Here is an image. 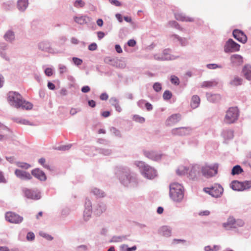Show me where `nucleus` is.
Returning <instances> with one entry per match:
<instances>
[{
	"mask_svg": "<svg viewBox=\"0 0 251 251\" xmlns=\"http://www.w3.org/2000/svg\"><path fill=\"white\" fill-rule=\"evenodd\" d=\"M170 196L175 201H180L184 197L182 186L178 183H173L170 186Z\"/></svg>",
	"mask_w": 251,
	"mask_h": 251,
	"instance_id": "obj_1",
	"label": "nucleus"
},
{
	"mask_svg": "<svg viewBox=\"0 0 251 251\" xmlns=\"http://www.w3.org/2000/svg\"><path fill=\"white\" fill-rule=\"evenodd\" d=\"M239 116V110L236 107H230L226 111L224 122L230 124L234 123Z\"/></svg>",
	"mask_w": 251,
	"mask_h": 251,
	"instance_id": "obj_2",
	"label": "nucleus"
},
{
	"mask_svg": "<svg viewBox=\"0 0 251 251\" xmlns=\"http://www.w3.org/2000/svg\"><path fill=\"white\" fill-rule=\"evenodd\" d=\"M218 164H214L212 166L205 165L201 168L202 175L206 177H210L217 174Z\"/></svg>",
	"mask_w": 251,
	"mask_h": 251,
	"instance_id": "obj_3",
	"label": "nucleus"
},
{
	"mask_svg": "<svg viewBox=\"0 0 251 251\" xmlns=\"http://www.w3.org/2000/svg\"><path fill=\"white\" fill-rule=\"evenodd\" d=\"M138 166L143 168V173L145 177L153 179L156 176V171L148 165H145L143 162H139Z\"/></svg>",
	"mask_w": 251,
	"mask_h": 251,
	"instance_id": "obj_4",
	"label": "nucleus"
},
{
	"mask_svg": "<svg viewBox=\"0 0 251 251\" xmlns=\"http://www.w3.org/2000/svg\"><path fill=\"white\" fill-rule=\"evenodd\" d=\"M231 187L234 190L243 191L249 189L251 187V181L240 182L235 180L232 182Z\"/></svg>",
	"mask_w": 251,
	"mask_h": 251,
	"instance_id": "obj_5",
	"label": "nucleus"
},
{
	"mask_svg": "<svg viewBox=\"0 0 251 251\" xmlns=\"http://www.w3.org/2000/svg\"><path fill=\"white\" fill-rule=\"evenodd\" d=\"M7 99L11 105L16 108H19V105L22 99V97L18 93L15 92H10L8 94Z\"/></svg>",
	"mask_w": 251,
	"mask_h": 251,
	"instance_id": "obj_6",
	"label": "nucleus"
},
{
	"mask_svg": "<svg viewBox=\"0 0 251 251\" xmlns=\"http://www.w3.org/2000/svg\"><path fill=\"white\" fill-rule=\"evenodd\" d=\"M204 191L212 197L218 198L222 195L223 193V188L221 185L216 184L211 188H205Z\"/></svg>",
	"mask_w": 251,
	"mask_h": 251,
	"instance_id": "obj_7",
	"label": "nucleus"
},
{
	"mask_svg": "<svg viewBox=\"0 0 251 251\" xmlns=\"http://www.w3.org/2000/svg\"><path fill=\"white\" fill-rule=\"evenodd\" d=\"M240 47V46L232 39H229L226 43L224 50L226 52L237 51L239 50Z\"/></svg>",
	"mask_w": 251,
	"mask_h": 251,
	"instance_id": "obj_8",
	"label": "nucleus"
},
{
	"mask_svg": "<svg viewBox=\"0 0 251 251\" xmlns=\"http://www.w3.org/2000/svg\"><path fill=\"white\" fill-rule=\"evenodd\" d=\"M6 221L14 224H19L23 220V217L12 212H7L5 214Z\"/></svg>",
	"mask_w": 251,
	"mask_h": 251,
	"instance_id": "obj_9",
	"label": "nucleus"
},
{
	"mask_svg": "<svg viewBox=\"0 0 251 251\" xmlns=\"http://www.w3.org/2000/svg\"><path fill=\"white\" fill-rule=\"evenodd\" d=\"M243 225V222L241 220L236 221L233 217H229L226 223L223 224V226L226 228H230L235 227L236 226H242Z\"/></svg>",
	"mask_w": 251,
	"mask_h": 251,
	"instance_id": "obj_10",
	"label": "nucleus"
},
{
	"mask_svg": "<svg viewBox=\"0 0 251 251\" xmlns=\"http://www.w3.org/2000/svg\"><path fill=\"white\" fill-rule=\"evenodd\" d=\"M233 36L237 40L242 43H245L247 41V36L243 31L239 29H235L233 30Z\"/></svg>",
	"mask_w": 251,
	"mask_h": 251,
	"instance_id": "obj_11",
	"label": "nucleus"
},
{
	"mask_svg": "<svg viewBox=\"0 0 251 251\" xmlns=\"http://www.w3.org/2000/svg\"><path fill=\"white\" fill-rule=\"evenodd\" d=\"M188 177L190 179L195 178L199 174L200 168L197 165H192L188 168Z\"/></svg>",
	"mask_w": 251,
	"mask_h": 251,
	"instance_id": "obj_12",
	"label": "nucleus"
},
{
	"mask_svg": "<svg viewBox=\"0 0 251 251\" xmlns=\"http://www.w3.org/2000/svg\"><path fill=\"white\" fill-rule=\"evenodd\" d=\"M191 131L189 127H181L176 128L172 130V133L175 135L183 136L188 134Z\"/></svg>",
	"mask_w": 251,
	"mask_h": 251,
	"instance_id": "obj_13",
	"label": "nucleus"
},
{
	"mask_svg": "<svg viewBox=\"0 0 251 251\" xmlns=\"http://www.w3.org/2000/svg\"><path fill=\"white\" fill-rule=\"evenodd\" d=\"M15 174L18 177L23 180H29L32 178V176L29 173L19 169L15 170Z\"/></svg>",
	"mask_w": 251,
	"mask_h": 251,
	"instance_id": "obj_14",
	"label": "nucleus"
},
{
	"mask_svg": "<svg viewBox=\"0 0 251 251\" xmlns=\"http://www.w3.org/2000/svg\"><path fill=\"white\" fill-rule=\"evenodd\" d=\"M144 154L146 156L152 160L157 161L161 159L162 154L154 151H145Z\"/></svg>",
	"mask_w": 251,
	"mask_h": 251,
	"instance_id": "obj_15",
	"label": "nucleus"
},
{
	"mask_svg": "<svg viewBox=\"0 0 251 251\" xmlns=\"http://www.w3.org/2000/svg\"><path fill=\"white\" fill-rule=\"evenodd\" d=\"M32 175L40 180H45L46 176L45 173L39 169L33 170L31 172Z\"/></svg>",
	"mask_w": 251,
	"mask_h": 251,
	"instance_id": "obj_16",
	"label": "nucleus"
},
{
	"mask_svg": "<svg viewBox=\"0 0 251 251\" xmlns=\"http://www.w3.org/2000/svg\"><path fill=\"white\" fill-rule=\"evenodd\" d=\"M181 119V115L179 114H173L167 120V124L171 126L178 122Z\"/></svg>",
	"mask_w": 251,
	"mask_h": 251,
	"instance_id": "obj_17",
	"label": "nucleus"
},
{
	"mask_svg": "<svg viewBox=\"0 0 251 251\" xmlns=\"http://www.w3.org/2000/svg\"><path fill=\"white\" fill-rule=\"evenodd\" d=\"M24 193L25 196L31 199L38 200L40 198V195L39 194L31 190L25 189L24 190Z\"/></svg>",
	"mask_w": 251,
	"mask_h": 251,
	"instance_id": "obj_18",
	"label": "nucleus"
},
{
	"mask_svg": "<svg viewBox=\"0 0 251 251\" xmlns=\"http://www.w3.org/2000/svg\"><path fill=\"white\" fill-rule=\"evenodd\" d=\"M39 49L44 51H47L49 52H52L53 51V49L51 47L50 43L47 42H42L39 44Z\"/></svg>",
	"mask_w": 251,
	"mask_h": 251,
	"instance_id": "obj_19",
	"label": "nucleus"
},
{
	"mask_svg": "<svg viewBox=\"0 0 251 251\" xmlns=\"http://www.w3.org/2000/svg\"><path fill=\"white\" fill-rule=\"evenodd\" d=\"M176 19L178 21L182 22H193V19L192 18L185 16L183 13H176L175 14Z\"/></svg>",
	"mask_w": 251,
	"mask_h": 251,
	"instance_id": "obj_20",
	"label": "nucleus"
},
{
	"mask_svg": "<svg viewBox=\"0 0 251 251\" xmlns=\"http://www.w3.org/2000/svg\"><path fill=\"white\" fill-rule=\"evenodd\" d=\"M231 61L236 65H241L243 62V57L238 54H234L230 57Z\"/></svg>",
	"mask_w": 251,
	"mask_h": 251,
	"instance_id": "obj_21",
	"label": "nucleus"
},
{
	"mask_svg": "<svg viewBox=\"0 0 251 251\" xmlns=\"http://www.w3.org/2000/svg\"><path fill=\"white\" fill-rule=\"evenodd\" d=\"M200 102V99L197 95H194L192 97L191 101V106L193 108H196L199 105Z\"/></svg>",
	"mask_w": 251,
	"mask_h": 251,
	"instance_id": "obj_22",
	"label": "nucleus"
},
{
	"mask_svg": "<svg viewBox=\"0 0 251 251\" xmlns=\"http://www.w3.org/2000/svg\"><path fill=\"white\" fill-rule=\"evenodd\" d=\"M89 20V17L86 16H80V17H75L74 20L75 21L80 25H84L86 24L87 21Z\"/></svg>",
	"mask_w": 251,
	"mask_h": 251,
	"instance_id": "obj_23",
	"label": "nucleus"
},
{
	"mask_svg": "<svg viewBox=\"0 0 251 251\" xmlns=\"http://www.w3.org/2000/svg\"><path fill=\"white\" fill-rule=\"evenodd\" d=\"M243 72L246 78L251 80V66H245L243 70Z\"/></svg>",
	"mask_w": 251,
	"mask_h": 251,
	"instance_id": "obj_24",
	"label": "nucleus"
},
{
	"mask_svg": "<svg viewBox=\"0 0 251 251\" xmlns=\"http://www.w3.org/2000/svg\"><path fill=\"white\" fill-rule=\"evenodd\" d=\"M33 107V105L30 102L28 101H26L24 100L23 99L20 102V104L19 105V108L22 107L23 109H25L26 110H30L32 109Z\"/></svg>",
	"mask_w": 251,
	"mask_h": 251,
	"instance_id": "obj_25",
	"label": "nucleus"
},
{
	"mask_svg": "<svg viewBox=\"0 0 251 251\" xmlns=\"http://www.w3.org/2000/svg\"><path fill=\"white\" fill-rule=\"evenodd\" d=\"M28 5L27 0H19L18 1V7L20 10H25Z\"/></svg>",
	"mask_w": 251,
	"mask_h": 251,
	"instance_id": "obj_26",
	"label": "nucleus"
},
{
	"mask_svg": "<svg viewBox=\"0 0 251 251\" xmlns=\"http://www.w3.org/2000/svg\"><path fill=\"white\" fill-rule=\"evenodd\" d=\"M188 168L184 166H180L176 171V173L178 175H184L187 174L188 175Z\"/></svg>",
	"mask_w": 251,
	"mask_h": 251,
	"instance_id": "obj_27",
	"label": "nucleus"
},
{
	"mask_svg": "<svg viewBox=\"0 0 251 251\" xmlns=\"http://www.w3.org/2000/svg\"><path fill=\"white\" fill-rule=\"evenodd\" d=\"M217 83L218 82L216 81H204L201 84V87L203 88H210L216 86Z\"/></svg>",
	"mask_w": 251,
	"mask_h": 251,
	"instance_id": "obj_28",
	"label": "nucleus"
},
{
	"mask_svg": "<svg viewBox=\"0 0 251 251\" xmlns=\"http://www.w3.org/2000/svg\"><path fill=\"white\" fill-rule=\"evenodd\" d=\"M4 39L6 41L11 42L15 38V36L13 32L11 31H8L4 35Z\"/></svg>",
	"mask_w": 251,
	"mask_h": 251,
	"instance_id": "obj_29",
	"label": "nucleus"
},
{
	"mask_svg": "<svg viewBox=\"0 0 251 251\" xmlns=\"http://www.w3.org/2000/svg\"><path fill=\"white\" fill-rule=\"evenodd\" d=\"M243 172V169L239 165H236L233 167L231 174L232 175H239Z\"/></svg>",
	"mask_w": 251,
	"mask_h": 251,
	"instance_id": "obj_30",
	"label": "nucleus"
},
{
	"mask_svg": "<svg viewBox=\"0 0 251 251\" xmlns=\"http://www.w3.org/2000/svg\"><path fill=\"white\" fill-rule=\"evenodd\" d=\"M242 79L238 77H235L230 82V84L233 86H238L242 84Z\"/></svg>",
	"mask_w": 251,
	"mask_h": 251,
	"instance_id": "obj_31",
	"label": "nucleus"
},
{
	"mask_svg": "<svg viewBox=\"0 0 251 251\" xmlns=\"http://www.w3.org/2000/svg\"><path fill=\"white\" fill-rule=\"evenodd\" d=\"M224 137L226 139H231L233 137V132L232 130L225 131L224 133Z\"/></svg>",
	"mask_w": 251,
	"mask_h": 251,
	"instance_id": "obj_32",
	"label": "nucleus"
},
{
	"mask_svg": "<svg viewBox=\"0 0 251 251\" xmlns=\"http://www.w3.org/2000/svg\"><path fill=\"white\" fill-rule=\"evenodd\" d=\"M172 96V93L169 91H165L163 94V97L165 100H170Z\"/></svg>",
	"mask_w": 251,
	"mask_h": 251,
	"instance_id": "obj_33",
	"label": "nucleus"
},
{
	"mask_svg": "<svg viewBox=\"0 0 251 251\" xmlns=\"http://www.w3.org/2000/svg\"><path fill=\"white\" fill-rule=\"evenodd\" d=\"M85 5V2L82 0H76L74 3V6L76 7H83Z\"/></svg>",
	"mask_w": 251,
	"mask_h": 251,
	"instance_id": "obj_34",
	"label": "nucleus"
},
{
	"mask_svg": "<svg viewBox=\"0 0 251 251\" xmlns=\"http://www.w3.org/2000/svg\"><path fill=\"white\" fill-rule=\"evenodd\" d=\"M39 234L40 236L46 238L48 240L50 241L53 239V237L51 235L44 232H40Z\"/></svg>",
	"mask_w": 251,
	"mask_h": 251,
	"instance_id": "obj_35",
	"label": "nucleus"
},
{
	"mask_svg": "<svg viewBox=\"0 0 251 251\" xmlns=\"http://www.w3.org/2000/svg\"><path fill=\"white\" fill-rule=\"evenodd\" d=\"M133 119L134 121L139 123H143L145 121L144 118L140 117L138 115H134L133 117Z\"/></svg>",
	"mask_w": 251,
	"mask_h": 251,
	"instance_id": "obj_36",
	"label": "nucleus"
},
{
	"mask_svg": "<svg viewBox=\"0 0 251 251\" xmlns=\"http://www.w3.org/2000/svg\"><path fill=\"white\" fill-rule=\"evenodd\" d=\"M17 166L19 167L27 169L30 167V165L26 163L19 162L17 163Z\"/></svg>",
	"mask_w": 251,
	"mask_h": 251,
	"instance_id": "obj_37",
	"label": "nucleus"
},
{
	"mask_svg": "<svg viewBox=\"0 0 251 251\" xmlns=\"http://www.w3.org/2000/svg\"><path fill=\"white\" fill-rule=\"evenodd\" d=\"M171 81L173 84L175 85H178L179 83V80L177 77L173 75L171 77Z\"/></svg>",
	"mask_w": 251,
	"mask_h": 251,
	"instance_id": "obj_38",
	"label": "nucleus"
},
{
	"mask_svg": "<svg viewBox=\"0 0 251 251\" xmlns=\"http://www.w3.org/2000/svg\"><path fill=\"white\" fill-rule=\"evenodd\" d=\"M153 89L156 92H159L161 90V85L159 83L156 82L154 84L153 86Z\"/></svg>",
	"mask_w": 251,
	"mask_h": 251,
	"instance_id": "obj_39",
	"label": "nucleus"
},
{
	"mask_svg": "<svg viewBox=\"0 0 251 251\" xmlns=\"http://www.w3.org/2000/svg\"><path fill=\"white\" fill-rule=\"evenodd\" d=\"M16 122L20 124L30 125H31L29 123V122L28 121H27L25 119H22V120L16 119Z\"/></svg>",
	"mask_w": 251,
	"mask_h": 251,
	"instance_id": "obj_40",
	"label": "nucleus"
},
{
	"mask_svg": "<svg viewBox=\"0 0 251 251\" xmlns=\"http://www.w3.org/2000/svg\"><path fill=\"white\" fill-rule=\"evenodd\" d=\"M73 62L76 65H80L82 63V60L79 58L76 57H74L73 58Z\"/></svg>",
	"mask_w": 251,
	"mask_h": 251,
	"instance_id": "obj_41",
	"label": "nucleus"
},
{
	"mask_svg": "<svg viewBox=\"0 0 251 251\" xmlns=\"http://www.w3.org/2000/svg\"><path fill=\"white\" fill-rule=\"evenodd\" d=\"M91 214V211L90 209H88L87 211H84V219L85 220H87L89 219V217L90 216Z\"/></svg>",
	"mask_w": 251,
	"mask_h": 251,
	"instance_id": "obj_42",
	"label": "nucleus"
},
{
	"mask_svg": "<svg viewBox=\"0 0 251 251\" xmlns=\"http://www.w3.org/2000/svg\"><path fill=\"white\" fill-rule=\"evenodd\" d=\"M109 2L116 6H120L121 3L120 1L117 0H108Z\"/></svg>",
	"mask_w": 251,
	"mask_h": 251,
	"instance_id": "obj_43",
	"label": "nucleus"
},
{
	"mask_svg": "<svg viewBox=\"0 0 251 251\" xmlns=\"http://www.w3.org/2000/svg\"><path fill=\"white\" fill-rule=\"evenodd\" d=\"M154 57H155V58L156 59L160 60H166V59H170V58L169 57H168L167 56H162V55L161 56H159L157 55H155L154 56Z\"/></svg>",
	"mask_w": 251,
	"mask_h": 251,
	"instance_id": "obj_44",
	"label": "nucleus"
},
{
	"mask_svg": "<svg viewBox=\"0 0 251 251\" xmlns=\"http://www.w3.org/2000/svg\"><path fill=\"white\" fill-rule=\"evenodd\" d=\"M45 73L47 75L49 76H51V75H52V70L51 68H48L46 69L45 71Z\"/></svg>",
	"mask_w": 251,
	"mask_h": 251,
	"instance_id": "obj_45",
	"label": "nucleus"
},
{
	"mask_svg": "<svg viewBox=\"0 0 251 251\" xmlns=\"http://www.w3.org/2000/svg\"><path fill=\"white\" fill-rule=\"evenodd\" d=\"M34 234L32 232L28 233L26 236V238L28 240H32L34 239Z\"/></svg>",
	"mask_w": 251,
	"mask_h": 251,
	"instance_id": "obj_46",
	"label": "nucleus"
},
{
	"mask_svg": "<svg viewBox=\"0 0 251 251\" xmlns=\"http://www.w3.org/2000/svg\"><path fill=\"white\" fill-rule=\"evenodd\" d=\"M97 44L95 43H92L89 46L88 49L90 50H95L97 49Z\"/></svg>",
	"mask_w": 251,
	"mask_h": 251,
	"instance_id": "obj_47",
	"label": "nucleus"
},
{
	"mask_svg": "<svg viewBox=\"0 0 251 251\" xmlns=\"http://www.w3.org/2000/svg\"><path fill=\"white\" fill-rule=\"evenodd\" d=\"M108 98V96L106 93H102L100 96V99L102 100H107Z\"/></svg>",
	"mask_w": 251,
	"mask_h": 251,
	"instance_id": "obj_48",
	"label": "nucleus"
},
{
	"mask_svg": "<svg viewBox=\"0 0 251 251\" xmlns=\"http://www.w3.org/2000/svg\"><path fill=\"white\" fill-rule=\"evenodd\" d=\"M110 102L111 104L113 106L116 105L117 103L119 102L118 100L115 98H111L110 100Z\"/></svg>",
	"mask_w": 251,
	"mask_h": 251,
	"instance_id": "obj_49",
	"label": "nucleus"
},
{
	"mask_svg": "<svg viewBox=\"0 0 251 251\" xmlns=\"http://www.w3.org/2000/svg\"><path fill=\"white\" fill-rule=\"evenodd\" d=\"M70 148H71V146L67 145V146H63L59 147L57 148V149L59 150L65 151V150H69Z\"/></svg>",
	"mask_w": 251,
	"mask_h": 251,
	"instance_id": "obj_50",
	"label": "nucleus"
},
{
	"mask_svg": "<svg viewBox=\"0 0 251 251\" xmlns=\"http://www.w3.org/2000/svg\"><path fill=\"white\" fill-rule=\"evenodd\" d=\"M127 44L130 47H134L136 44V41L133 39L129 40L127 42Z\"/></svg>",
	"mask_w": 251,
	"mask_h": 251,
	"instance_id": "obj_51",
	"label": "nucleus"
},
{
	"mask_svg": "<svg viewBox=\"0 0 251 251\" xmlns=\"http://www.w3.org/2000/svg\"><path fill=\"white\" fill-rule=\"evenodd\" d=\"M124 247H127L126 251H135L137 249V247L136 246H134L131 248H128L127 245H124Z\"/></svg>",
	"mask_w": 251,
	"mask_h": 251,
	"instance_id": "obj_52",
	"label": "nucleus"
},
{
	"mask_svg": "<svg viewBox=\"0 0 251 251\" xmlns=\"http://www.w3.org/2000/svg\"><path fill=\"white\" fill-rule=\"evenodd\" d=\"M90 91V88L88 86H85L81 88V91L83 93H87Z\"/></svg>",
	"mask_w": 251,
	"mask_h": 251,
	"instance_id": "obj_53",
	"label": "nucleus"
},
{
	"mask_svg": "<svg viewBox=\"0 0 251 251\" xmlns=\"http://www.w3.org/2000/svg\"><path fill=\"white\" fill-rule=\"evenodd\" d=\"M207 67L209 69H214L218 67V65L215 64H209L207 65Z\"/></svg>",
	"mask_w": 251,
	"mask_h": 251,
	"instance_id": "obj_54",
	"label": "nucleus"
},
{
	"mask_svg": "<svg viewBox=\"0 0 251 251\" xmlns=\"http://www.w3.org/2000/svg\"><path fill=\"white\" fill-rule=\"evenodd\" d=\"M210 214V211L208 210H204L203 211L200 212L199 215L200 216H208Z\"/></svg>",
	"mask_w": 251,
	"mask_h": 251,
	"instance_id": "obj_55",
	"label": "nucleus"
},
{
	"mask_svg": "<svg viewBox=\"0 0 251 251\" xmlns=\"http://www.w3.org/2000/svg\"><path fill=\"white\" fill-rule=\"evenodd\" d=\"M6 180L4 178L2 173L0 172V183H6Z\"/></svg>",
	"mask_w": 251,
	"mask_h": 251,
	"instance_id": "obj_56",
	"label": "nucleus"
},
{
	"mask_svg": "<svg viewBox=\"0 0 251 251\" xmlns=\"http://www.w3.org/2000/svg\"><path fill=\"white\" fill-rule=\"evenodd\" d=\"M145 107L147 110L150 111L152 109V105L149 102L145 103Z\"/></svg>",
	"mask_w": 251,
	"mask_h": 251,
	"instance_id": "obj_57",
	"label": "nucleus"
},
{
	"mask_svg": "<svg viewBox=\"0 0 251 251\" xmlns=\"http://www.w3.org/2000/svg\"><path fill=\"white\" fill-rule=\"evenodd\" d=\"M170 25L172 26H174L176 28H179V26L178 25V24L175 21H172V22H170Z\"/></svg>",
	"mask_w": 251,
	"mask_h": 251,
	"instance_id": "obj_58",
	"label": "nucleus"
},
{
	"mask_svg": "<svg viewBox=\"0 0 251 251\" xmlns=\"http://www.w3.org/2000/svg\"><path fill=\"white\" fill-rule=\"evenodd\" d=\"M48 87L50 90H54L55 89V85L51 82H48Z\"/></svg>",
	"mask_w": 251,
	"mask_h": 251,
	"instance_id": "obj_59",
	"label": "nucleus"
},
{
	"mask_svg": "<svg viewBox=\"0 0 251 251\" xmlns=\"http://www.w3.org/2000/svg\"><path fill=\"white\" fill-rule=\"evenodd\" d=\"M115 50L118 53H122L123 51L122 49H121L120 46L119 45H116L115 46Z\"/></svg>",
	"mask_w": 251,
	"mask_h": 251,
	"instance_id": "obj_60",
	"label": "nucleus"
},
{
	"mask_svg": "<svg viewBox=\"0 0 251 251\" xmlns=\"http://www.w3.org/2000/svg\"><path fill=\"white\" fill-rule=\"evenodd\" d=\"M98 37L99 39H102L105 35L104 33L103 32L99 31L97 33Z\"/></svg>",
	"mask_w": 251,
	"mask_h": 251,
	"instance_id": "obj_61",
	"label": "nucleus"
},
{
	"mask_svg": "<svg viewBox=\"0 0 251 251\" xmlns=\"http://www.w3.org/2000/svg\"><path fill=\"white\" fill-rule=\"evenodd\" d=\"M111 130L117 136H119L120 135V132L115 127H113Z\"/></svg>",
	"mask_w": 251,
	"mask_h": 251,
	"instance_id": "obj_62",
	"label": "nucleus"
},
{
	"mask_svg": "<svg viewBox=\"0 0 251 251\" xmlns=\"http://www.w3.org/2000/svg\"><path fill=\"white\" fill-rule=\"evenodd\" d=\"M114 106L115 107L116 111H117L118 112H120L122 111V108L120 105H119V102L117 103V104L116 105H115Z\"/></svg>",
	"mask_w": 251,
	"mask_h": 251,
	"instance_id": "obj_63",
	"label": "nucleus"
},
{
	"mask_svg": "<svg viewBox=\"0 0 251 251\" xmlns=\"http://www.w3.org/2000/svg\"><path fill=\"white\" fill-rule=\"evenodd\" d=\"M86 250V247L85 246H81L79 247L76 251H85Z\"/></svg>",
	"mask_w": 251,
	"mask_h": 251,
	"instance_id": "obj_64",
	"label": "nucleus"
}]
</instances>
